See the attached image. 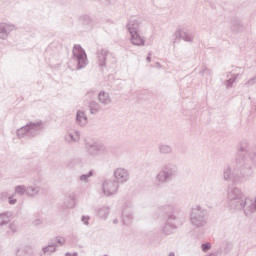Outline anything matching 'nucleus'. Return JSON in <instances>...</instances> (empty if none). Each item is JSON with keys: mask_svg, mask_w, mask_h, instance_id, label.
<instances>
[{"mask_svg": "<svg viewBox=\"0 0 256 256\" xmlns=\"http://www.w3.org/2000/svg\"><path fill=\"white\" fill-rule=\"evenodd\" d=\"M84 149L90 157H99V155L107 152L105 145L93 141H86L84 143Z\"/></svg>", "mask_w": 256, "mask_h": 256, "instance_id": "0eeeda50", "label": "nucleus"}, {"mask_svg": "<svg viewBox=\"0 0 256 256\" xmlns=\"http://www.w3.org/2000/svg\"><path fill=\"white\" fill-rule=\"evenodd\" d=\"M8 203L9 205H17V199L13 198V196H9Z\"/></svg>", "mask_w": 256, "mask_h": 256, "instance_id": "79ce46f5", "label": "nucleus"}, {"mask_svg": "<svg viewBox=\"0 0 256 256\" xmlns=\"http://www.w3.org/2000/svg\"><path fill=\"white\" fill-rule=\"evenodd\" d=\"M133 219H135L134 213H133V208L131 207V205L125 204L122 207V223H123V225H125V226L131 225V223H133Z\"/></svg>", "mask_w": 256, "mask_h": 256, "instance_id": "9d476101", "label": "nucleus"}, {"mask_svg": "<svg viewBox=\"0 0 256 256\" xmlns=\"http://www.w3.org/2000/svg\"><path fill=\"white\" fill-rule=\"evenodd\" d=\"M110 213L111 208L109 206H99L98 208H96V215L104 221H107V219H109Z\"/></svg>", "mask_w": 256, "mask_h": 256, "instance_id": "dca6fc26", "label": "nucleus"}, {"mask_svg": "<svg viewBox=\"0 0 256 256\" xmlns=\"http://www.w3.org/2000/svg\"><path fill=\"white\" fill-rule=\"evenodd\" d=\"M246 87H253V85H256V75L249 79L247 82H246Z\"/></svg>", "mask_w": 256, "mask_h": 256, "instance_id": "e433bc0d", "label": "nucleus"}, {"mask_svg": "<svg viewBox=\"0 0 256 256\" xmlns=\"http://www.w3.org/2000/svg\"><path fill=\"white\" fill-rule=\"evenodd\" d=\"M33 225H34L35 227H39L40 225H43V219H41V218L35 219V220L33 221Z\"/></svg>", "mask_w": 256, "mask_h": 256, "instance_id": "a19ab883", "label": "nucleus"}, {"mask_svg": "<svg viewBox=\"0 0 256 256\" xmlns=\"http://www.w3.org/2000/svg\"><path fill=\"white\" fill-rule=\"evenodd\" d=\"M190 221L193 227H205L207 225V210L199 205L191 210Z\"/></svg>", "mask_w": 256, "mask_h": 256, "instance_id": "423d86ee", "label": "nucleus"}, {"mask_svg": "<svg viewBox=\"0 0 256 256\" xmlns=\"http://www.w3.org/2000/svg\"><path fill=\"white\" fill-rule=\"evenodd\" d=\"M98 101L102 107H108L111 104V95L108 92L101 91L98 93Z\"/></svg>", "mask_w": 256, "mask_h": 256, "instance_id": "f3484780", "label": "nucleus"}, {"mask_svg": "<svg viewBox=\"0 0 256 256\" xmlns=\"http://www.w3.org/2000/svg\"><path fill=\"white\" fill-rule=\"evenodd\" d=\"M236 25H238V27H243V23H241V21H237Z\"/></svg>", "mask_w": 256, "mask_h": 256, "instance_id": "09e8293b", "label": "nucleus"}, {"mask_svg": "<svg viewBox=\"0 0 256 256\" xmlns=\"http://www.w3.org/2000/svg\"><path fill=\"white\" fill-rule=\"evenodd\" d=\"M54 242L56 243L57 247H63L67 243V239L63 236H56L54 238Z\"/></svg>", "mask_w": 256, "mask_h": 256, "instance_id": "7c9ffc66", "label": "nucleus"}, {"mask_svg": "<svg viewBox=\"0 0 256 256\" xmlns=\"http://www.w3.org/2000/svg\"><path fill=\"white\" fill-rule=\"evenodd\" d=\"M17 31V27L11 23H0V33H11Z\"/></svg>", "mask_w": 256, "mask_h": 256, "instance_id": "b1692460", "label": "nucleus"}, {"mask_svg": "<svg viewBox=\"0 0 256 256\" xmlns=\"http://www.w3.org/2000/svg\"><path fill=\"white\" fill-rule=\"evenodd\" d=\"M0 251H3V245L0 243Z\"/></svg>", "mask_w": 256, "mask_h": 256, "instance_id": "8fccbe9b", "label": "nucleus"}, {"mask_svg": "<svg viewBox=\"0 0 256 256\" xmlns=\"http://www.w3.org/2000/svg\"><path fill=\"white\" fill-rule=\"evenodd\" d=\"M64 140L70 145H73V143H79L81 140V133L79 131H69L65 134Z\"/></svg>", "mask_w": 256, "mask_h": 256, "instance_id": "f8f14e48", "label": "nucleus"}, {"mask_svg": "<svg viewBox=\"0 0 256 256\" xmlns=\"http://www.w3.org/2000/svg\"><path fill=\"white\" fill-rule=\"evenodd\" d=\"M64 207H67V209H73V207H75V200L73 199V197L65 196Z\"/></svg>", "mask_w": 256, "mask_h": 256, "instance_id": "c756f323", "label": "nucleus"}, {"mask_svg": "<svg viewBox=\"0 0 256 256\" xmlns=\"http://www.w3.org/2000/svg\"><path fill=\"white\" fill-rule=\"evenodd\" d=\"M119 191V183L115 180H105L102 184V192L106 197L117 195Z\"/></svg>", "mask_w": 256, "mask_h": 256, "instance_id": "6e6552de", "label": "nucleus"}, {"mask_svg": "<svg viewBox=\"0 0 256 256\" xmlns=\"http://www.w3.org/2000/svg\"><path fill=\"white\" fill-rule=\"evenodd\" d=\"M91 115H97V113L103 111V105L97 103L96 101H90L88 104Z\"/></svg>", "mask_w": 256, "mask_h": 256, "instance_id": "4be33fe9", "label": "nucleus"}, {"mask_svg": "<svg viewBox=\"0 0 256 256\" xmlns=\"http://www.w3.org/2000/svg\"><path fill=\"white\" fill-rule=\"evenodd\" d=\"M237 77H239V74H235L232 78L225 81V86L227 89H231V87H233V83L237 81Z\"/></svg>", "mask_w": 256, "mask_h": 256, "instance_id": "473e14b6", "label": "nucleus"}, {"mask_svg": "<svg viewBox=\"0 0 256 256\" xmlns=\"http://www.w3.org/2000/svg\"><path fill=\"white\" fill-rule=\"evenodd\" d=\"M146 61H147L148 63H151V54H149V55L147 56Z\"/></svg>", "mask_w": 256, "mask_h": 256, "instance_id": "de8ad7c7", "label": "nucleus"}, {"mask_svg": "<svg viewBox=\"0 0 256 256\" xmlns=\"http://www.w3.org/2000/svg\"><path fill=\"white\" fill-rule=\"evenodd\" d=\"M227 201L229 207L232 209H238L239 211H244L245 202L247 201V196L243 194V191L237 187L229 188L227 191Z\"/></svg>", "mask_w": 256, "mask_h": 256, "instance_id": "7ed1b4c3", "label": "nucleus"}, {"mask_svg": "<svg viewBox=\"0 0 256 256\" xmlns=\"http://www.w3.org/2000/svg\"><path fill=\"white\" fill-rule=\"evenodd\" d=\"M107 57H109V51L101 49L97 52V64L100 67H107Z\"/></svg>", "mask_w": 256, "mask_h": 256, "instance_id": "2eb2a0df", "label": "nucleus"}, {"mask_svg": "<svg viewBox=\"0 0 256 256\" xmlns=\"http://www.w3.org/2000/svg\"><path fill=\"white\" fill-rule=\"evenodd\" d=\"M256 161V144L247 139L241 140L236 149L234 162L223 169V181H229L234 185L247 183L250 177L255 175L253 166Z\"/></svg>", "mask_w": 256, "mask_h": 256, "instance_id": "f257e3e1", "label": "nucleus"}, {"mask_svg": "<svg viewBox=\"0 0 256 256\" xmlns=\"http://www.w3.org/2000/svg\"><path fill=\"white\" fill-rule=\"evenodd\" d=\"M7 37H9V34H7V33H0V39L2 41H5V39H7Z\"/></svg>", "mask_w": 256, "mask_h": 256, "instance_id": "37998d69", "label": "nucleus"}, {"mask_svg": "<svg viewBox=\"0 0 256 256\" xmlns=\"http://www.w3.org/2000/svg\"><path fill=\"white\" fill-rule=\"evenodd\" d=\"M158 151L160 155H171L173 153V147L169 144H159Z\"/></svg>", "mask_w": 256, "mask_h": 256, "instance_id": "393cba45", "label": "nucleus"}, {"mask_svg": "<svg viewBox=\"0 0 256 256\" xmlns=\"http://www.w3.org/2000/svg\"><path fill=\"white\" fill-rule=\"evenodd\" d=\"M14 193L23 197V195H27V186L25 185H18L14 188Z\"/></svg>", "mask_w": 256, "mask_h": 256, "instance_id": "c85d7f7f", "label": "nucleus"}, {"mask_svg": "<svg viewBox=\"0 0 256 256\" xmlns=\"http://www.w3.org/2000/svg\"><path fill=\"white\" fill-rule=\"evenodd\" d=\"M11 217L13 214L11 212H4L0 214V227H5V225H9L11 223Z\"/></svg>", "mask_w": 256, "mask_h": 256, "instance_id": "5701e85b", "label": "nucleus"}, {"mask_svg": "<svg viewBox=\"0 0 256 256\" xmlns=\"http://www.w3.org/2000/svg\"><path fill=\"white\" fill-rule=\"evenodd\" d=\"M80 21L83 23V25H91V17L89 15L81 16Z\"/></svg>", "mask_w": 256, "mask_h": 256, "instance_id": "72a5a7b5", "label": "nucleus"}, {"mask_svg": "<svg viewBox=\"0 0 256 256\" xmlns=\"http://www.w3.org/2000/svg\"><path fill=\"white\" fill-rule=\"evenodd\" d=\"M86 97H89L90 99H93V97H95V92L90 91L86 94Z\"/></svg>", "mask_w": 256, "mask_h": 256, "instance_id": "c03bdc74", "label": "nucleus"}, {"mask_svg": "<svg viewBox=\"0 0 256 256\" xmlns=\"http://www.w3.org/2000/svg\"><path fill=\"white\" fill-rule=\"evenodd\" d=\"M128 33L141 32V22L139 20H130L127 24Z\"/></svg>", "mask_w": 256, "mask_h": 256, "instance_id": "a211bd4d", "label": "nucleus"}, {"mask_svg": "<svg viewBox=\"0 0 256 256\" xmlns=\"http://www.w3.org/2000/svg\"><path fill=\"white\" fill-rule=\"evenodd\" d=\"M44 129L43 121L29 122L16 131L18 139H33Z\"/></svg>", "mask_w": 256, "mask_h": 256, "instance_id": "f03ea898", "label": "nucleus"}, {"mask_svg": "<svg viewBox=\"0 0 256 256\" xmlns=\"http://www.w3.org/2000/svg\"><path fill=\"white\" fill-rule=\"evenodd\" d=\"M87 123H88V119H87V114H85V111L78 110L76 113V124H78L79 127H85Z\"/></svg>", "mask_w": 256, "mask_h": 256, "instance_id": "6ab92c4d", "label": "nucleus"}, {"mask_svg": "<svg viewBox=\"0 0 256 256\" xmlns=\"http://www.w3.org/2000/svg\"><path fill=\"white\" fill-rule=\"evenodd\" d=\"M130 41L132 45H137L138 47L145 45V38L139 33H132Z\"/></svg>", "mask_w": 256, "mask_h": 256, "instance_id": "412c9836", "label": "nucleus"}, {"mask_svg": "<svg viewBox=\"0 0 256 256\" xmlns=\"http://www.w3.org/2000/svg\"><path fill=\"white\" fill-rule=\"evenodd\" d=\"M119 0H103L105 7H113Z\"/></svg>", "mask_w": 256, "mask_h": 256, "instance_id": "c9c22d12", "label": "nucleus"}, {"mask_svg": "<svg viewBox=\"0 0 256 256\" xmlns=\"http://www.w3.org/2000/svg\"><path fill=\"white\" fill-rule=\"evenodd\" d=\"M227 77H229V74L227 75Z\"/></svg>", "mask_w": 256, "mask_h": 256, "instance_id": "3c124183", "label": "nucleus"}, {"mask_svg": "<svg viewBox=\"0 0 256 256\" xmlns=\"http://www.w3.org/2000/svg\"><path fill=\"white\" fill-rule=\"evenodd\" d=\"M166 209H171V206H169V205L160 206V207L157 209V213H163V211H165Z\"/></svg>", "mask_w": 256, "mask_h": 256, "instance_id": "ea45409f", "label": "nucleus"}, {"mask_svg": "<svg viewBox=\"0 0 256 256\" xmlns=\"http://www.w3.org/2000/svg\"><path fill=\"white\" fill-rule=\"evenodd\" d=\"M112 223H113V225H119V219L118 218H114L112 220Z\"/></svg>", "mask_w": 256, "mask_h": 256, "instance_id": "49530a36", "label": "nucleus"}, {"mask_svg": "<svg viewBox=\"0 0 256 256\" xmlns=\"http://www.w3.org/2000/svg\"><path fill=\"white\" fill-rule=\"evenodd\" d=\"M57 252V244H48L44 246L40 251V256H51Z\"/></svg>", "mask_w": 256, "mask_h": 256, "instance_id": "aec40b11", "label": "nucleus"}, {"mask_svg": "<svg viewBox=\"0 0 256 256\" xmlns=\"http://www.w3.org/2000/svg\"><path fill=\"white\" fill-rule=\"evenodd\" d=\"M114 177L118 183H127L130 179L129 170L125 168H116L114 170Z\"/></svg>", "mask_w": 256, "mask_h": 256, "instance_id": "9b49d317", "label": "nucleus"}, {"mask_svg": "<svg viewBox=\"0 0 256 256\" xmlns=\"http://www.w3.org/2000/svg\"><path fill=\"white\" fill-rule=\"evenodd\" d=\"M69 169H79L83 167V160L81 158H74L67 163Z\"/></svg>", "mask_w": 256, "mask_h": 256, "instance_id": "bb28decb", "label": "nucleus"}, {"mask_svg": "<svg viewBox=\"0 0 256 256\" xmlns=\"http://www.w3.org/2000/svg\"><path fill=\"white\" fill-rule=\"evenodd\" d=\"M201 249L204 253H207V251H209V249H211V243H203L201 245Z\"/></svg>", "mask_w": 256, "mask_h": 256, "instance_id": "4c0bfd02", "label": "nucleus"}, {"mask_svg": "<svg viewBox=\"0 0 256 256\" xmlns=\"http://www.w3.org/2000/svg\"><path fill=\"white\" fill-rule=\"evenodd\" d=\"M185 41L186 43H191L193 41V34H189V33H178L176 34V41L175 43H177V41Z\"/></svg>", "mask_w": 256, "mask_h": 256, "instance_id": "a878e982", "label": "nucleus"}, {"mask_svg": "<svg viewBox=\"0 0 256 256\" xmlns=\"http://www.w3.org/2000/svg\"><path fill=\"white\" fill-rule=\"evenodd\" d=\"M89 219H91V217H89V216H82L81 217L82 223H84V225H86L87 227H89Z\"/></svg>", "mask_w": 256, "mask_h": 256, "instance_id": "58836bf2", "label": "nucleus"}, {"mask_svg": "<svg viewBox=\"0 0 256 256\" xmlns=\"http://www.w3.org/2000/svg\"><path fill=\"white\" fill-rule=\"evenodd\" d=\"M93 175H95V172L93 170H90L88 173L80 175L78 177V181L80 183L87 184V183H89V181H90L91 177H93Z\"/></svg>", "mask_w": 256, "mask_h": 256, "instance_id": "cd10ccee", "label": "nucleus"}, {"mask_svg": "<svg viewBox=\"0 0 256 256\" xmlns=\"http://www.w3.org/2000/svg\"><path fill=\"white\" fill-rule=\"evenodd\" d=\"M64 256H79L77 252L71 253V252H66Z\"/></svg>", "mask_w": 256, "mask_h": 256, "instance_id": "a18cd8bd", "label": "nucleus"}, {"mask_svg": "<svg viewBox=\"0 0 256 256\" xmlns=\"http://www.w3.org/2000/svg\"><path fill=\"white\" fill-rule=\"evenodd\" d=\"M8 229H9L8 234L14 235V233H17L19 226L17 225V222H12L9 224Z\"/></svg>", "mask_w": 256, "mask_h": 256, "instance_id": "2f4dec72", "label": "nucleus"}, {"mask_svg": "<svg viewBox=\"0 0 256 256\" xmlns=\"http://www.w3.org/2000/svg\"><path fill=\"white\" fill-rule=\"evenodd\" d=\"M179 218L175 214H170L167 218L165 225L162 227L164 235H171L174 229H177Z\"/></svg>", "mask_w": 256, "mask_h": 256, "instance_id": "1a4fd4ad", "label": "nucleus"}, {"mask_svg": "<svg viewBox=\"0 0 256 256\" xmlns=\"http://www.w3.org/2000/svg\"><path fill=\"white\" fill-rule=\"evenodd\" d=\"M179 173V168L175 163H167L163 168L158 172L155 179L159 185H165L175 179Z\"/></svg>", "mask_w": 256, "mask_h": 256, "instance_id": "20e7f679", "label": "nucleus"}, {"mask_svg": "<svg viewBox=\"0 0 256 256\" xmlns=\"http://www.w3.org/2000/svg\"><path fill=\"white\" fill-rule=\"evenodd\" d=\"M11 195H9L8 191H3L0 193V201H7Z\"/></svg>", "mask_w": 256, "mask_h": 256, "instance_id": "f704fd0d", "label": "nucleus"}, {"mask_svg": "<svg viewBox=\"0 0 256 256\" xmlns=\"http://www.w3.org/2000/svg\"><path fill=\"white\" fill-rule=\"evenodd\" d=\"M39 195H41V186H26V197H28L29 199H35V197H39Z\"/></svg>", "mask_w": 256, "mask_h": 256, "instance_id": "ddd939ff", "label": "nucleus"}, {"mask_svg": "<svg viewBox=\"0 0 256 256\" xmlns=\"http://www.w3.org/2000/svg\"><path fill=\"white\" fill-rule=\"evenodd\" d=\"M72 61L76 63V71H81L89 65V59L87 58V52L79 44H75L72 49Z\"/></svg>", "mask_w": 256, "mask_h": 256, "instance_id": "39448f33", "label": "nucleus"}, {"mask_svg": "<svg viewBox=\"0 0 256 256\" xmlns=\"http://www.w3.org/2000/svg\"><path fill=\"white\" fill-rule=\"evenodd\" d=\"M256 211V197L255 199L247 197L243 212L245 215H251Z\"/></svg>", "mask_w": 256, "mask_h": 256, "instance_id": "4468645a", "label": "nucleus"}]
</instances>
